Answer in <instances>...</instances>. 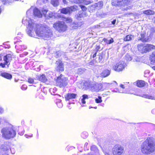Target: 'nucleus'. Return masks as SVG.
Returning a JSON list of instances; mask_svg holds the SVG:
<instances>
[{
    "instance_id": "1",
    "label": "nucleus",
    "mask_w": 155,
    "mask_h": 155,
    "mask_svg": "<svg viewBox=\"0 0 155 155\" xmlns=\"http://www.w3.org/2000/svg\"><path fill=\"white\" fill-rule=\"evenodd\" d=\"M22 22L26 24L28 23L26 31L27 34L31 37H34L35 31L38 37L45 40L51 38L52 35L50 28L46 25L37 24L32 20L29 18L26 19L23 18Z\"/></svg>"
},
{
    "instance_id": "2",
    "label": "nucleus",
    "mask_w": 155,
    "mask_h": 155,
    "mask_svg": "<svg viewBox=\"0 0 155 155\" xmlns=\"http://www.w3.org/2000/svg\"><path fill=\"white\" fill-rule=\"evenodd\" d=\"M142 152L145 154H149L155 150V142L152 137H149L143 142L141 146Z\"/></svg>"
},
{
    "instance_id": "3",
    "label": "nucleus",
    "mask_w": 155,
    "mask_h": 155,
    "mask_svg": "<svg viewBox=\"0 0 155 155\" xmlns=\"http://www.w3.org/2000/svg\"><path fill=\"white\" fill-rule=\"evenodd\" d=\"M1 131L3 137L7 139L13 138L16 134L15 131L14 130L12 126L9 127L3 128Z\"/></svg>"
},
{
    "instance_id": "4",
    "label": "nucleus",
    "mask_w": 155,
    "mask_h": 155,
    "mask_svg": "<svg viewBox=\"0 0 155 155\" xmlns=\"http://www.w3.org/2000/svg\"><path fill=\"white\" fill-rule=\"evenodd\" d=\"M137 48L140 53H144L155 49V46L151 44L140 43L137 45Z\"/></svg>"
},
{
    "instance_id": "5",
    "label": "nucleus",
    "mask_w": 155,
    "mask_h": 155,
    "mask_svg": "<svg viewBox=\"0 0 155 155\" xmlns=\"http://www.w3.org/2000/svg\"><path fill=\"white\" fill-rule=\"evenodd\" d=\"M48 11V9L45 7L40 8V10L35 8H34L33 14L35 16L40 18L42 17L43 15L46 17V14Z\"/></svg>"
},
{
    "instance_id": "6",
    "label": "nucleus",
    "mask_w": 155,
    "mask_h": 155,
    "mask_svg": "<svg viewBox=\"0 0 155 155\" xmlns=\"http://www.w3.org/2000/svg\"><path fill=\"white\" fill-rule=\"evenodd\" d=\"M57 84L60 87L66 86L68 83V78L62 74L59 76L57 79Z\"/></svg>"
},
{
    "instance_id": "7",
    "label": "nucleus",
    "mask_w": 155,
    "mask_h": 155,
    "mask_svg": "<svg viewBox=\"0 0 155 155\" xmlns=\"http://www.w3.org/2000/svg\"><path fill=\"white\" fill-rule=\"evenodd\" d=\"M53 27L60 32L66 31L67 28L65 23L63 21H58L55 23L53 25Z\"/></svg>"
},
{
    "instance_id": "8",
    "label": "nucleus",
    "mask_w": 155,
    "mask_h": 155,
    "mask_svg": "<svg viewBox=\"0 0 155 155\" xmlns=\"http://www.w3.org/2000/svg\"><path fill=\"white\" fill-rule=\"evenodd\" d=\"M88 88L93 92H98L101 89V85L97 83L92 82L89 84Z\"/></svg>"
},
{
    "instance_id": "9",
    "label": "nucleus",
    "mask_w": 155,
    "mask_h": 155,
    "mask_svg": "<svg viewBox=\"0 0 155 155\" xmlns=\"http://www.w3.org/2000/svg\"><path fill=\"white\" fill-rule=\"evenodd\" d=\"M12 60V56L10 54H8L5 56L3 58V60L5 62L4 63H0V66L2 68H4L5 65H7L8 67L10 64V62Z\"/></svg>"
},
{
    "instance_id": "10",
    "label": "nucleus",
    "mask_w": 155,
    "mask_h": 155,
    "mask_svg": "<svg viewBox=\"0 0 155 155\" xmlns=\"http://www.w3.org/2000/svg\"><path fill=\"white\" fill-rule=\"evenodd\" d=\"M122 148L119 145H115L112 149L114 155H121L123 150Z\"/></svg>"
},
{
    "instance_id": "11",
    "label": "nucleus",
    "mask_w": 155,
    "mask_h": 155,
    "mask_svg": "<svg viewBox=\"0 0 155 155\" xmlns=\"http://www.w3.org/2000/svg\"><path fill=\"white\" fill-rule=\"evenodd\" d=\"M125 64L124 62H119L116 64L113 67V69L117 71H122L125 68Z\"/></svg>"
},
{
    "instance_id": "12",
    "label": "nucleus",
    "mask_w": 155,
    "mask_h": 155,
    "mask_svg": "<svg viewBox=\"0 0 155 155\" xmlns=\"http://www.w3.org/2000/svg\"><path fill=\"white\" fill-rule=\"evenodd\" d=\"M56 64V70L58 71H64V64L62 61L60 60H58L56 61L55 63Z\"/></svg>"
},
{
    "instance_id": "13",
    "label": "nucleus",
    "mask_w": 155,
    "mask_h": 155,
    "mask_svg": "<svg viewBox=\"0 0 155 155\" xmlns=\"http://www.w3.org/2000/svg\"><path fill=\"white\" fill-rule=\"evenodd\" d=\"M89 83L87 82H82L78 85V87L81 89H86L88 88Z\"/></svg>"
},
{
    "instance_id": "14",
    "label": "nucleus",
    "mask_w": 155,
    "mask_h": 155,
    "mask_svg": "<svg viewBox=\"0 0 155 155\" xmlns=\"http://www.w3.org/2000/svg\"><path fill=\"white\" fill-rule=\"evenodd\" d=\"M77 94L74 93H68L65 96V98L66 100L74 99L76 98Z\"/></svg>"
},
{
    "instance_id": "15",
    "label": "nucleus",
    "mask_w": 155,
    "mask_h": 155,
    "mask_svg": "<svg viewBox=\"0 0 155 155\" xmlns=\"http://www.w3.org/2000/svg\"><path fill=\"white\" fill-rule=\"evenodd\" d=\"M86 16V13L85 12H83L82 11L79 12L78 13L75 15L76 18L78 20H80L81 18Z\"/></svg>"
},
{
    "instance_id": "16",
    "label": "nucleus",
    "mask_w": 155,
    "mask_h": 155,
    "mask_svg": "<svg viewBox=\"0 0 155 155\" xmlns=\"http://www.w3.org/2000/svg\"><path fill=\"white\" fill-rule=\"evenodd\" d=\"M92 6L93 8L96 9H100L102 7L103 3L102 2H99L97 3H94Z\"/></svg>"
},
{
    "instance_id": "17",
    "label": "nucleus",
    "mask_w": 155,
    "mask_h": 155,
    "mask_svg": "<svg viewBox=\"0 0 155 155\" xmlns=\"http://www.w3.org/2000/svg\"><path fill=\"white\" fill-rule=\"evenodd\" d=\"M110 74V71L107 69L103 70L100 74V77L105 78L108 76Z\"/></svg>"
},
{
    "instance_id": "18",
    "label": "nucleus",
    "mask_w": 155,
    "mask_h": 155,
    "mask_svg": "<svg viewBox=\"0 0 155 155\" xmlns=\"http://www.w3.org/2000/svg\"><path fill=\"white\" fill-rule=\"evenodd\" d=\"M38 80L43 82H45L47 81V79L45 75L43 74L38 76Z\"/></svg>"
},
{
    "instance_id": "19",
    "label": "nucleus",
    "mask_w": 155,
    "mask_h": 155,
    "mask_svg": "<svg viewBox=\"0 0 155 155\" xmlns=\"http://www.w3.org/2000/svg\"><path fill=\"white\" fill-rule=\"evenodd\" d=\"M136 85L140 87H142L145 85V82L142 80H137L136 82H135Z\"/></svg>"
},
{
    "instance_id": "20",
    "label": "nucleus",
    "mask_w": 155,
    "mask_h": 155,
    "mask_svg": "<svg viewBox=\"0 0 155 155\" xmlns=\"http://www.w3.org/2000/svg\"><path fill=\"white\" fill-rule=\"evenodd\" d=\"M1 75L2 76L8 79H11L12 78V76L11 74L6 72L1 73Z\"/></svg>"
},
{
    "instance_id": "21",
    "label": "nucleus",
    "mask_w": 155,
    "mask_h": 155,
    "mask_svg": "<svg viewBox=\"0 0 155 155\" xmlns=\"http://www.w3.org/2000/svg\"><path fill=\"white\" fill-rule=\"evenodd\" d=\"M138 95L145 98H148L152 100H155L154 97L147 94H139Z\"/></svg>"
},
{
    "instance_id": "22",
    "label": "nucleus",
    "mask_w": 155,
    "mask_h": 155,
    "mask_svg": "<svg viewBox=\"0 0 155 155\" xmlns=\"http://www.w3.org/2000/svg\"><path fill=\"white\" fill-rule=\"evenodd\" d=\"M145 35L144 34H141V37L139 38L138 40H140L143 42H146L148 41V39L147 38H145Z\"/></svg>"
},
{
    "instance_id": "23",
    "label": "nucleus",
    "mask_w": 155,
    "mask_h": 155,
    "mask_svg": "<svg viewBox=\"0 0 155 155\" xmlns=\"http://www.w3.org/2000/svg\"><path fill=\"white\" fill-rule=\"evenodd\" d=\"M150 60L151 64L155 63V51L153 52L150 55Z\"/></svg>"
},
{
    "instance_id": "24",
    "label": "nucleus",
    "mask_w": 155,
    "mask_h": 155,
    "mask_svg": "<svg viewBox=\"0 0 155 155\" xmlns=\"http://www.w3.org/2000/svg\"><path fill=\"white\" fill-rule=\"evenodd\" d=\"M112 4L113 5L116 6L122 5V3L121 2V0H113Z\"/></svg>"
},
{
    "instance_id": "25",
    "label": "nucleus",
    "mask_w": 155,
    "mask_h": 155,
    "mask_svg": "<svg viewBox=\"0 0 155 155\" xmlns=\"http://www.w3.org/2000/svg\"><path fill=\"white\" fill-rule=\"evenodd\" d=\"M69 7L66 8H63L61 10V13L64 14H67L68 13H70Z\"/></svg>"
},
{
    "instance_id": "26",
    "label": "nucleus",
    "mask_w": 155,
    "mask_h": 155,
    "mask_svg": "<svg viewBox=\"0 0 155 155\" xmlns=\"http://www.w3.org/2000/svg\"><path fill=\"white\" fill-rule=\"evenodd\" d=\"M143 13L147 15H152L155 14V12L151 10H147L143 12Z\"/></svg>"
},
{
    "instance_id": "27",
    "label": "nucleus",
    "mask_w": 155,
    "mask_h": 155,
    "mask_svg": "<svg viewBox=\"0 0 155 155\" xmlns=\"http://www.w3.org/2000/svg\"><path fill=\"white\" fill-rule=\"evenodd\" d=\"M122 5H130L131 2V0H121Z\"/></svg>"
},
{
    "instance_id": "28",
    "label": "nucleus",
    "mask_w": 155,
    "mask_h": 155,
    "mask_svg": "<svg viewBox=\"0 0 155 155\" xmlns=\"http://www.w3.org/2000/svg\"><path fill=\"white\" fill-rule=\"evenodd\" d=\"M77 2L86 5L89 4L91 3V2L89 1H86L85 0H77Z\"/></svg>"
},
{
    "instance_id": "29",
    "label": "nucleus",
    "mask_w": 155,
    "mask_h": 155,
    "mask_svg": "<svg viewBox=\"0 0 155 155\" xmlns=\"http://www.w3.org/2000/svg\"><path fill=\"white\" fill-rule=\"evenodd\" d=\"M69 10L70 11V12H74L75 11L78 10V6L76 5H74L72 6H71L70 7H69Z\"/></svg>"
},
{
    "instance_id": "30",
    "label": "nucleus",
    "mask_w": 155,
    "mask_h": 155,
    "mask_svg": "<svg viewBox=\"0 0 155 155\" xmlns=\"http://www.w3.org/2000/svg\"><path fill=\"white\" fill-rule=\"evenodd\" d=\"M103 41L106 43V44H111L114 41L113 38H111L110 40H108L107 38H104L103 39Z\"/></svg>"
},
{
    "instance_id": "31",
    "label": "nucleus",
    "mask_w": 155,
    "mask_h": 155,
    "mask_svg": "<svg viewBox=\"0 0 155 155\" xmlns=\"http://www.w3.org/2000/svg\"><path fill=\"white\" fill-rule=\"evenodd\" d=\"M56 14L55 13H54L51 12H50L48 14L47 17L48 19H49V18H52L53 17L54 18L56 16Z\"/></svg>"
},
{
    "instance_id": "32",
    "label": "nucleus",
    "mask_w": 155,
    "mask_h": 155,
    "mask_svg": "<svg viewBox=\"0 0 155 155\" xmlns=\"http://www.w3.org/2000/svg\"><path fill=\"white\" fill-rule=\"evenodd\" d=\"M9 148V146L6 144L1 145L0 147V148L4 151L7 150Z\"/></svg>"
},
{
    "instance_id": "33",
    "label": "nucleus",
    "mask_w": 155,
    "mask_h": 155,
    "mask_svg": "<svg viewBox=\"0 0 155 155\" xmlns=\"http://www.w3.org/2000/svg\"><path fill=\"white\" fill-rule=\"evenodd\" d=\"M73 25L72 27L74 28H77L80 27L82 25V23L81 22H76Z\"/></svg>"
},
{
    "instance_id": "34",
    "label": "nucleus",
    "mask_w": 155,
    "mask_h": 155,
    "mask_svg": "<svg viewBox=\"0 0 155 155\" xmlns=\"http://www.w3.org/2000/svg\"><path fill=\"white\" fill-rule=\"evenodd\" d=\"M51 3L54 6H56L59 5L58 0H51Z\"/></svg>"
},
{
    "instance_id": "35",
    "label": "nucleus",
    "mask_w": 155,
    "mask_h": 155,
    "mask_svg": "<svg viewBox=\"0 0 155 155\" xmlns=\"http://www.w3.org/2000/svg\"><path fill=\"white\" fill-rule=\"evenodd\" d=\"M83 98L81 99V102L83 104H85L86 103V101L85 100L86 99H88V96L87 94H84L82 95Z\"/></svg>"
},
{
    "instance_id": "36",
    "label": "nucleus",
    "mask_w": 155,
    "mask_h": 155,
    "mask_svg": "<svg viewBox=\"0 0 155 155\" xmlns=\"http://www.w3.org/2000/svg\"><path fill=\"white\" fill-rule=\"evenodd\" d=\"M132 39V35H127L124 38V40L125 41H128Z\"/></svg>"
},
{
    "instance_id": "37",
    "label": "nucleus",
    "mask_w": 155,
    "mask_h": 155,
    "mask_svg": "<svg viewBox=\"0 0 155 155\" xmlns=\"http://www.w3.org/2000/svg\"><path fill=\"white\" fill-rule=\"evenodd\" d=\"M33 8H31L28 9L26 12V14L27 15H29L32 12L33 13Z\"/></svg>"
},
{
    "instance_id": "38",
    "label": "nucleus",
    "mask_w": 155,
    "mask_h": 155,
    "mask_svg": "<svg viewBox=\"0 0 155 155\" xmlns=\"http://www.w3.org/2000/svg\"><path fill=\"white\" fill-rule=\"evenodd\" d=\"M132 8V6H127L126 5V7H124V8H122V10L124 11H127L128 10Z\"/></svg>"
},
{
    "instance_id": "39",
    "label": "nucleus",
    "mask_w": 155,
    "mask_h": 155,
    "mask_svg": "<svg viewBox=\"0 0 155 155\" xmlns=\"http://www.w3.org/2000/svg\"><path fill=\"white\" fill-rule=\"evenodd\" d=\"M95 101L97 103H100L102 102L101 99V97L100 96H98V98H96L95 99Z\"/></svg>"
},
{
    "instance_id": "40",
    "label": "nucleus",
    "mask_w": 155,
    "mask_h": 155,
    "mask_svg": "<svg viewBox=\"0 0 155 155\" xmlns=\"http://www.w3.org/2000/svg\"><path fill=\"white\" fill-rule=\"evenodd\" d=\"M88 136V134L86 132H83L81 134L82 137L84 139L86 138Z\"/></svg>"
},
{
    "instance_id": "41",
    "label": "nucleus",
    "mask_w": 155,
    "mask_h": 155,
    "mask_svg": "<svg viewBox=\"0 0 155 155\" xmlns=\"http://www.w3.org/2000/svg\"><path fill=\"white\" fill-rule=\"evenodd\" d=\"M2 1L4 2V4H6L9 2H12L13 0H2ZM15 1H18L19 0H15Z\"/></svg>"
},
{
    "instance_id": "42",
    "label": "nucleus",
    "mask_w": 155,
    "mask_h": 155,
    "mask_svg": "<svg viewBox=\"0 0 155 155\" xmlns=\"http://www.w3.org/2000/svg\"><path fill=\"white\" fill-rule=\"evenodd\" d=\"M80 7L81 8L83 12H84L87 10V8L86 7L83 5H80Z\"/></svg>"
},
{
    "instance_id": "43",
    "label": "nucleus",
    "mask_w": 155,
    "mask_h": 155,
    "mask_svg": "<svg viewBox=\"0 0 155 155\" xmlns=\"http://www.w3.org/2000/svg\"><path fill=\"white\" fill-rule=\"evenodd\" d=\"M48 0H38L37 2L39 3L40 4H42L43 3H46Z\"/></svg>"
},
{
    "instance_id": "44",
    "label": "nucleus",
    "mask_w": 155,
    "mask_h": 155,
    "mask_svg": "<svg viewBox=\"0 0 155 155\" xmlns=\"http://www.w3.org/2000/svg\"><path fill=\"white\" fill-rule=\"evenodd\" d=\"M28 82L30 84H32L34 82V80L32 78H29L28 79Z\"/></svg>"
},
{
    "instance_id": "45",
    "label": "nucleus",
    "mask_w": 155,
    "mask_h": 155,
    "mask_svg": "<svg viewBox=\"0 0 155 155\" xmlns=\"http://www.w3.org/2000/svg\"><path fill=\"white\" fill-rule=\"evenodd\" d=\"M126 60L128 61H131L132 60V58L128 54L126 55Z\"/></svg>"
},
{
    "instance_id": "46",
    "label": "nucleus",
    "mask_w": 155,
    "mask_h": 155,
    "mask_svg": "<svg viewBox=\"0 0 155 155\" xmlns=\"http://www.w3.org/2000/svg\"><path fill=\"white\" fill-rule=\"evenodd\" d=\"M27 88V86L26 85H23L21 87V89L23 90H26Z\"/></svg>"
},
{
    "instance_id": "47",
    "label": "nucleus",
    "mask_w": 155,
    "mask_h": 155,
    "mask_svg": "<svg viewBox=\"0 0 155 155\" xmlns=\"http://www.w3.org/2000/svg\"><path fill=\"white\" fill-rule=\"evenodd\" d=\"M129 83H126V84H121L120 85V86L123 89H124L125 88V87H127V86H126V84H129Z\"/></svg>"
},
{
    "instance_id": "48",
    "label": "nucleus",
    "mask_w": 155,
    "mask_h": 155,
    "mask_svg": "<svg viewBox=\"0 0 155 155\" xmlns=\"http://www.w3.org/2000/svg\"><path fill=\"white\" fill-rule=\"evenodd\" d=\"M65 18L66 19V21H67L68 22H70L72 21L71 18Z\"/></svg>"
},
{
    "instance_id": "49",
    "label": "nucleus",
    "mask_w": 155,
    "mask_h": 155,
    "mask_svg": "<svg viewBox=\"0 0 155 155\" xmlns=\"http://www.w3.org/2000/svg\"><path fill=\"white\" fill-rule=\"evenodd\" d=\"M60 56H61L60 52L59 51L57 52L55 54V56L56 58H58Z\"/></svg>"
},
{
    "instance_id": "50",
    "label": "nucleus",
    "mask_w": 155,
    "mask_h": 155,
    "mask_svg": "<svg viewBox=\"0 0 155 155\" xmlns=\"http://www.w3.org/2000/svg\"><path fill=\"white\" fill-rule=\"evenodd\" d=\"M57 106H58V107L59 108H61L62 107H63V104L61 102L58 103H58L57 104Z\"/></svg>"
},
{
    "instance_id": "51",
    "label": "nucleus",
    "mask_w": 155,
    "mask_h": 155,
    "mask_svg": "<svg viewBox=\"0 0 155 155\" xmlns=\"http://www.w3.org/2000/svg\"><path fill=\"white\" fill-rule=\"evenodd\" d=\"M98 59L99 62L101 61L103 59V56L101 54L99 55Z\"/></svg>"
},
{
    "instance_id": "52",
    "label": "nucleus",
    "mask_w": 155,
    "mask_h": 155,
    "mask_svg": "<svg viewBox=\"0 0 155 155\" xmlns=\"http://www.w3.org/2000/svg\"><path fill=\"white\" fill-rule=\"evenodd\" d=\"M116 19H115L113 20L112 21H111V24L110 25L112 24L113 25H114L116 23Z\"/></svg>"
},
{
    "instance_id": "53",
    "label": "nucleus",
    "mask_w": 155,
    "mask_h": 155,
    "mask_svg": "<svg viewBox=\"0 0 155 155\" xmlns=\"http://www.w3.org/2000/svg\"><path fill=\"white\" fill-rule=\"evenodd\" d=\"M56 104H58V103L61 102V100L60 99H57L56 100Z\"/></svg>"
},
{
    "instance_id": "54",
    "label": "nucleus",
    "mask_w": 155,
    "mask_h": 155,
    "mask_svg": "<svg viewBox=\"0 0 155 155\" xmlns=\"http://www.w3.org/2000/svg\"><path fill=\"white\" fill-rule=\"evenodd\" d=\"M24 130H23V131H22L21 132H19L18 134L21 135H22L24 134Z\"/></svg>"
},
{
    "instance_id": "55",
    "label": "nucleus",
    "mask_w": 155,
    "mask_h": 155,
    "mask_svg": "<svg viewBox=\"0 0 155 155\" xmlns=\"http://www.w3.org/2000/svg\"><path fill=\"white\" fill-rule=\"evenodd\" d=\"M3 112V110L1 107H0V114L2 113Z\"/></svg>"
},
{
    "instance_id": "56",
    "label": "nucleus",
    "mask_w": 155,
    "mask_h": 155,
    "mask_svg": "<svg viewBox=\"0 0 155 155\" xmlns=\"http://www.w3.org/2000/svg\"><path fill=\"white\" fill-rule=\"evenodd\" d=\"M152 113L153 114H155V109H153L152 110Z\"/></svg>"
},
{
    "instance_id": "57",
    "label": "nucleus",
    "mask_w": 155,
    "mask_h": 155,
    "mask_svg": "<svg viewBox=\"0 0 155 155\" xmlns=\"http://www.w3.org/2000/svg\"><path fill=\"white\" fill-rule=\"evenodd\" d=\"M88 144V143H85V144H84V149H85V148H86Z\"/></svg>"
},
{
    "instance_id": "58",
    "label": "nucleus",
    "mask_w": 155,
    "mask_h": 155,
    "mask_svg": "<svg viewBox=\"0 0 155 155\" xmlns=\"http://www.w3.org/2000/svg\"><path fill=\"white\" fill-rule=\"evenodd\" d=\"M96 54H97V52H96L94 54H93V58L95 57L96 56Z\"/></svg>"
},
{
    "instance_id": "59",
    "label": "nucleus",
    "mask_w": 155,
    "mask_h": 155,
    "mask_svg": "<svg viewBox=\"0 0 155 155\" xmlns=\"http://www.w3.org/2000/svg\"><path fill=\"white\" fill-rule=\"evenodd\" d=\"M62 1L64 4H66L67 3V2L66 0H62Z\"/></svg>"
},
{
    "instance_id": "60",
    "label": "nucleus",
    "mask_w": 155,
    "mask_h": 155,
    "mask_svg": "<svg viewBox=\"0 0 155 155\" xmlns=\"http://www.w3.org/2000/svg\"><path fill=\"white\" fill-rule=\"evenodd\" d=\"M105 155H110V154H109L108 153H107V152L105 153Z\"/></svg>"
},
{
    "instance_id": "61",
    "label": "nucleus",
    "mask_w": 155,
    "mask_h": 155,
    "mask_svg": "<svg viewBox=\"0 0 155 155\" xmlns=\"http://www.w3.org/2000/svg\"><path fill=\"white\" fill-rule=\"evenodd\" d=\"M153 21L155 23V17H154L153 18Z\"/></svg>"
},
{
    "instance_id": "62",
    "label": "nucleus",
    "mask_w": 155,
    "mask_h": 155,
    "mask_svg": "<svg viewBox=\"0 0 155 155\" xmlns=\"http://www.w3.org/2000/svg\"><path fill=\"white\" fill-rule=\"evenodd\" d=\"M152 125L153 126V127L155 128V125L154 124H152Z\"/></svg>"
},
{
    "instance_id": "63",
    "label": "nucleus",
    "mask_w": 155,
    "mask_h": 155,
    "mask_svg": "<svg viewBox=\"0 0 155 155\" xmlns=\"http://www.w3.org/2000/svg\"><path fill=\"white\" fill-rule=\"evenodd\" d=\"M152 68L154 70H155V66H153V67H152Z\"/></svg>"
},
{
    "instance_id": "64",
    "label": "nucleus",
    "mask_w": 155,
    "mask_h": 155,
    "mask_svg": "<svg viewBox=\"0 0 155 155\" xmlns=\"http://www.w3.org/2000/svg\"><path fill=\"white\" fill-rule=\"evenodd\" d=\"M28 136V135H27V134H25V136L26 137V138H28V137L27 136Z\"/></svg>"
}]
</instances>
